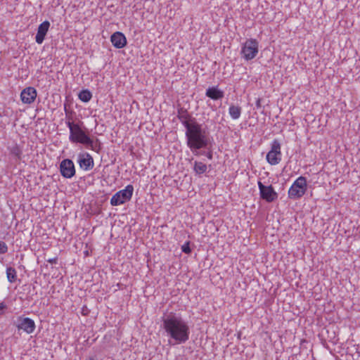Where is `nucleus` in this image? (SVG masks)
<instances>
[{"mask_svg":"<svg viewBox=\"0 0 360 360\" xmlns=\"http://www.w3.org/2000/svg\"><path fill=\"white\" fill-rule=\"evenodd\" d=\"M61 175L66 179H70L75 175L74 162L70 159H64L60 163Z\"/></svg>","mask_w":360,"mask_h":360,"instance_id":"nucleus-10","label":"nucleus"},{"mask_svg":"<svg viewBox=\"0 0 360 360\" xmlns=\"http://www.w3.org/2000/svg\"><path fill=\"white\" fill-rule=\"evenodd\" d=\"M259 51V42L255 39H248L242 46L241 55L246 60L253 59Z\"/></svg>","mask_w":360,"mask_h":360,"instance_id":"nucleus-5","label":"nucleus"},{"mask_svg":"<svg viewBox=\"0 0 360 360\" xmlns=\"http://www.w3.org/2000/svg\"><path fill=\"white\" fill-rule=\"evenodd\" d=\"M112 45L117 49H122L127 44V39L121 32H115L110 37Z\"/></svg>","mask_w":360,"mask_h":360,"instance_id":"nucleus-14","label":"nucleus"},{"mask_svg":"<svg viewBox=\"0 0 360 360\" xmlns=\"http://www.w3.org/2000/svg\"><path fill=\"white\" fill-rule=\"evenodd\" d=\"M78 97L82 102L87 103L91 99L92 94L89 90L84 89L79 93Z\"/></svg>","mask_w":360,"mask_h":360,"instance_id":"nucleus-18","label":"nucleus"},{"mask_svg":"<svg viewBox=\"0 0 360 360\" xmlns=\"http://www.w3.org/2000/svg\"><path fill=\"white\" fill-rule=\"evenodd\" d=\"M8 251V247L6 243L0 241V253L5 254Z\"/></svg>","mask_w":360,"mask_h":360,"instance_id":"nucleus-23","label":"nucleus"},{"mask_svg":"<svg viewBox=\"0 0 360 360\" xmlns=\"http://www.w3.org/2000/svg\"><path fill=\"white\" fill-rule=\"evenodd\" d=\"M90 360H94V358H91Z\"/></svg>","mask_w":360,"mask_h":360,"instance_id":"nucleus-29","label":"nucleus"},{"mask_svg":"<svg viewBox=\"0 0 360 360\" xmlns=\"http://www.w3.org/2000/svg\"><path fill=\"white\" fill-rule=\"evenodd\" d=\"M266 160L271 165H278L281 160V143L274 139L271 143V150L266 155Z\"/></svg>","mask_w":360,"mask_h":360,"instance_id":"nucleus-7","label":"nucleus"},{"mask_svg":"<svg viewBox=\"0 0 360 360\" xmlns=\"http://www.w3.org/2000/svg\"><path fill=\"white\" fill-rule=\"evenodd\" d=\"M162 327L174 344H184L190 338V326L179 314L171 312L163 316Z\"/></svg>","mask_w":360,"mask_h":360,"instance_id":"nucleus-2","label":"nucleus"},{"mask_svg":"<svg viewBox=\"0 0 360 360\" xmlns=\"http://www.w3.org/2000/svg\"><path fill=\"white\" fill-rule=\"evenodd\" d=\"M22 153V150L17 145H15L11 149V155H14L18 160L21 159Z\"/></svg>","mask_w":360,"mask_h":360,"instance_id":"nucleus-20","label":"nucleus"},{"mask_svg":"<svg viewBox=\"0 0 360 360\" xmlns=\"http://www.w3.org/2000/svg\"><path fill=\"white\" fill-rule=\"evenodd\" d=\"M176 117L186 129L187 146L195 155H198V150L207 148L210 144L207 131L202 128V125L192 117L187 109L183 107L177 108Z\"/></svg>","mask_w":360,"mask_h":360,"instance_id":"nucleus-1","label":"nucleus"},{"mask_svg":"<svg viewBox=\"0 0 360 360\" xmlns=\"http://www.w3.org/2000/svg\"><path fill=\"white\" fill-rule=\"evenodd\" d=\"M205 95L211 99L217 101L221 99L224 96V93L217 86H212L206 90Z\"/></svg>","mask_w":360,"mask_h":360,"instance_id":"nucleus-15","label":"nucleus"},{"mask_svg":"<svg viewBox=\"0 0 360 360\" xmlns=\"http://www.w3.org/2000/svg\"><path fill=\"white\" fill-rule=\"evenodd\" d=\"M134 187L132 185H127L124 189L119 191L110 199V204L112 206H117L129 201L132 197Z\"/></svg>","mask_w":360,"mask_h":360,"instance_id":"nucleus-6","label":"nucleus"},{"mask_svg":"<svg viewBox=\"0 0 360 360\" xmlns=\"http://www.w3.org/2000/svg\"><path fill=\"white\" fill-rule=\"evenodd\" d=\"M206 156L208 159L212 160V157H213L212 151V150L208 151L207 153L206 154Z\"/></svg>","mask_w":360,"mask_h":360,"instance_id":"nucleus-28","label":"nucleus"},{"mask_svg":"<svg viewBox=\"0 0 360 360\" xmlns=\"http://www.w3.org/2000/svg\"><path fill=\"white\" fill-rule=\"evenodd\" d=\"M50 27V22L48 20H45L41 22L37 29V33L35 37L36 42L39 44L43 43L45 36L46 35Z\"/></svg>","mask_w":360,"mask_h":360,"instance_id":"nucleus-13","label":"nucleus"},{"mask_svg":"<svg viewBox=\"0 0 360 360\" xmlns=\"http://www.w3.org/2000/svg\"><path fill=\"white\" fill-rule=\"evenodd\" d=\"M6 276L8 281L10 283H14L17 280V272L16 270L13 267H7L6 269Z\"/></svg>","mask_w":360,"mask_h":360,"instance_id":"nucleus-19","label":"nucleus"},{"mask_svg":"<svg viewBox=\"0 0 360 360\" xmlns=\"http://www.w3.org/2000/svg\"><path fill=\"white\" fill-rule=\"evenodd\" d=\"M15 326L19 330H22L27 334L32 333L36 328L35 323L32 319L23 316L18 317Z\"/></svg>","mask_w":360,"mask_h":360,"instance_id":"nucleus-9","label":"nucleus"},{"mask_svg":"<svg viewBox=\"0 0 360 360\" xmlns=\"http://www.w3.org/2000/svg\"><path fill=\"white\" fill-rule=\"evenodd\" d=\"M260 197L268 202H271L277 199L278 194L271 185L264 186L261 181H258Z\"/></svg>","mask_w":360,"mask_h":360,"instance_id":"nucleus-8","label":"nucleus"},{"mask_svg":"<svg viewBox=\"0 0 360 360\" xmlns=\"http://www.w3.org/2000/svg\"><path fill=\"white\" fill-rule=\"evenodd\" d=\"M181 250L186 254H190L191 252V248H190V243L186 242L181 246Z\"/></svg>","mask_w":360,"mask_h":360,"instance_id":"nucleus-22","label":"nucleus"},{"mask_svg":"<svg viewBox=\"0 0 360 360\" xmlns=\"http://www.w3.org/2000/svg\"><path fill=\"white\" fill-rule=\"evenodd\" d=\"M37 95V90L34 87H27L20 94L21 101L24 103L30 104L34 102Z\"/></svg>","mask_w":360,"mask_h":360,"instance_id":"nucleus-12","label":"nucleus"},{"mask_svg":"<svg viewBox=\"0 0 360 360\" xmlns=\"http://www.w3.org/2000/svg\"><path fill=\"white\" fill-rule=\"evenodd\" d=\"M261 102H262V98H258L256 101V108L257 109H259L262 108V104H261Z\"/></svg>","mask_w":360,"mask_h":360,"instance_id":"nucleus-26","label":"nucleus"},{"mask_svg":"<svg viewBox=\"0 0 360 360\" xmlns=\"http://www.w3.org/2000/svg\"><path fill=\"white\" fill-rule=\"evenodd\" d=\"M78 163L81 169L89 171L94 167V159L91 155L87 153H79L78 155Z\"/></svg>","mask_w":360,"mask_h":360,"instance_id":"nucleus-11","label":"nucleus"},{"mask_svg":"<svg viewBox=\"0 0 360 360\" xmlns=\"http://www.w3.org/2000/svg\"><path fill=\"white\" fill-rule=\"evenodd\" d=\"M86 148H90L92 150L96 151L97 153L99 152L101 150V143L100 141L96 139V141H93V143L91 146L89 145H84Z\"/></svg>","mask_w":360,"mask_h":360,"instance_id":"nucleus-21","label":"nucleus"},{"mask_svg":"<svg viewBox=\"0 0 360 360\" xmlns=\"http://www.w3.org/2000/svg\"><path fill=\"white\" fill-rule=\"evenodd\" d=\"M207 167L205 164L195 161L194 162V166H193V170L197 174H202L207 171Z\"/></svg>","mask_w":360,"mask_h":360,"instance_id":"nucleus-17","label":"nucleus"},{"mask_svg":"<svg viewBox=\"0 0 360 360\" xmlns=\"http://www.w3.org/2000/svg\"><path fill=\"white\" fill-rule=\"evenodd\" d=\"M5 309H6V305L4 302L0 303V315H2L4 314V310Z\"/></svg>","mask_w":360,"mask_h":360,"instance_id":"nucleus-25","label":"nucleus"},{"mask_svg":"<svg viewBox=\"0 0 360 360\" xmlns=\"http://www.w3.org/2000/svg\"><path fill=\"white\" fill-rule=\"evenodd\" d=\"M65 114H66V117L68 119L67 121L70 120V121H72V117L71 116V115L74 112L73 111H69L67 110L66 107L65 106Z\"/></svg>","mask_w":360,"mask_h":360,"instance_id":"nucleus-24","label":"nucleus"},{"mask_svg":"<svg viewBox=\"0 0 360 360\" xmlns=\"http://www.w3.org/2000/svg\"><path fill=\"white\" fill-rule=\"evenodd\" d=\"M47 262H48L49 263H50V264H57V262H58V258H57V257H54V258H52V259H49L47 260Z\"/></svg>","mask_w":360,"mask_h":360,"instance_id":"nucleus-27","label":"nucleus"},{"mask_svg":"<svg viewBox=\"0 0 360 360\" xmlns=\"http://www.w3.org/2000/svg\"><path fill=\"white\" fill-rule=\"evenodd\" d=\"M242 108L239 105L231 104L229 108V113L233 120H238L241 115Z\"/></svg>","mask_w":360,"mask_h":360,"instance_id":"nucleus-16","label":"nucleus"},{"mask_svg":"<svg viewBox=\"0 0 360 360\" xmlns=\"http://www.w3.org/2000/svg\"><path fill=\"white\" fill-rule=\"evenodd\" d=\"M307 190V179L302 176L298 177L288 191V197L292 200L301 198Z\"/></svg>","mask_w":360,"mask_h":360,"instance_id":"nucleus-4","label":"nucleus"},{"mask_svg":"<svg viewBox=\"0 0 360 360\" xmlns=\"http://www.w3.org/2000/svg\"><path fill=\"white\" fill-rule=\"evenodd\" d=\"M66 125L70 129L69 140L72 143H82L83 145L91 146L93 140L89 137V135L82 129L81 124L83 123H74L72 121H66Z\"/></svg>","mask_w":360,"mask_h":360,"instance_id":"nucleus-3","label":"nucleus"}]
</instances>
